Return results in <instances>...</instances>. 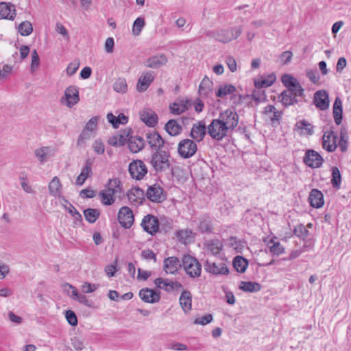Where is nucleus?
<instances>
[{
    "label": "nucleus",
    "instance_id": "nucleus-43",
    "mask_svg": "<svg viewBox=\"0 0 351 351\" xmlns=\"http://www.w3.org/2000/svg\"><path fill=\"white\" fill-rule=\"evenodd\" d=\"M235 91L236 88L234 86L231 84H225L219 88L216 93V96L218 97H223L226 95L234 93Z\"/></svg>",
    "mask_w": 351,
    "mask_h": 351
},
{
    "label": "nucleus",
    "instance_id": "nucleus-6",
    "mask_svg": "<svg viewBox=\"0 0 351 351\" xmlns=\"http://www.w3.org/2000/svg\"><path fill=\"white\" fill-rule=\"evenodd\" d=\"M147 198L154 203H161L166 199V193L160 184L149 186L146 191Z\"/></svg>",
    "mask_w": 351,
    "mask_h": 351
},
{
    "label": "nucleus",
    "instance_id": "nucleus-50",
    "mask_svg": "<svg viewBox=\"0 0 351 351\" xmlns=\"http://www.w3.org/2000/svg\"><path fill=\"white\" fill-rule=\"evenodd\" d=\"M281 80L287 88L295 86V84L298 82L296 78L289 74H284L282 76Z\"/></svg>",
    "mask_w": 351,
    "mask_h": 351
},
{
    "label": "nucleus",
    "instance_id": "nucleus-55",
    "mask_svg": "<svg viewBox=\"0 0 351 351\" xmlns=\"http://www.w3.org/2000/svg\"><path fill=\"white\" fill-rule=\"evenodd\" d=\"M213 315L211 314H207L204 316H202V317L196 318L193 321V324L204 326L207 324L210 323L213 321Z\"/></svg>",
    "mask_w": 351,
    "mask_h": 351
},
{
    "label": "nucleus",
    "instance_id": "nucleus-64",
    "mask_svg": "<svg viewBox=\"0 0 351 351\" xmlns=\"http://www.w3.org/2000/svg\"><path fill=\"white\" fill-rule=\"evenodd\" d=\"M293 56V53L291 51H286L281 53L280 58L284 64H288Z\"/></svg>",
    "mask_w": 351,
    "mask_h": 351
},
{
    "label": "nucleus",
    "instance_id": "nucleus-19",
    "mask_svg": "<svg viewBox=\"0 0 351 351\" xmlns=\"http://www.w3.org/2000/svg\"><path fill=\"white\" fill-rule=\"evenodd\" d=\"M93 161L88 158L85 161V165L81 170L80 174L76 178V184L82 186L86 179L93 174L92 166Z\"/></svg>",
    "mask_w": 351,
    "mask_h": 351
},
{
    "label": "nucleus",
    "instance_id": "nucleus-45",
    "mask_svg": "<svg viewBox=\"0 0 351 351\" xmlns=\"http://www.w3.org/2000/svg\"><path fill=\"white\" fill-rule=\"evenodd\" d=\"M114 90L120 93H125L128 90V84L125 78H118L113 85Z\"/></svg>",
    "mask_w": 351,
    "mask_h": 351
},
{
    "label": "nucleus",
    "instance_id": "nucleus-59",
    "mask_svg": "<svg viewBox=\"0 0 351 351\" xmlns=\"http://www.w3.org/2000/svg\"><path fill=\"white\" fill-rule=\"evenodd\" d=\"M97 121V117H92L86 124L85 129L89 131L90 132H93L96 129Z\"/></svg>",
    "mask_w": 351,
    "mask_h": 351
},
{
    "label": "nucleus",
    "instance_id": "nucleus-57",
    "mask_svg": "<svg viewBox=\"0 0 351 351\" xmlns=\"http://www.w3.org/2000/svg\"><path fill=\"white\" fill-rule=\"evenodd\" d=\"M306 76L313 84H316L319 82V75L317 70L307 69Z\"/></svg>",
    "mask_w": 351,
    "mask_h": 351
},
{
    "label": "nucleus",
    "instance_id": "nucleus-58",
    "mask_svg": "<svg viewBox=\"0 0 351 351\" xmlns=\"http://www.w3.org/2000/svg\"><path fill=\"white\" fill-rule=\"evenodd\" d=\"M98 285L84 282L82 286V291L84 293H93L98 288Z\"/></svg>",
    "mask_w": 351,
    "mask_h": 351
},
{
    "label": "nucleus",
    "instance_id": "nucleus-32",
    "mask_svg": "<svg viewBox=\"0 0 351 351\" xmlns=\"http://www.w3.org/2000/svg\"><path fill=\"white\" fill-rule=\"evenodd\" d=\"M343 114L342 101L339 97H337L333 104L332 114L336 124L341 123Z\"/></svg>",
    "mask_w": 351,
    "mask_h": 351
},
{
    "label": "nucleus",
    "instance_id": "nucleus-54",
    "mask_svg": "<svg viewBox=\"0 0 351 351\" xmlns=\"http://www.w3.org/2000/svg\"><path fill=\"white\" fill-rule=\"evenodd\" d=\"M276 77L274 75L269 76L268 79H264L258 82H255V86L258 87H269L275 82Z\"/></svg>",
    "mask_w": 351,
    "mask_h": 351
},
{
    "label": "nucleus",
    "instance_id": "nucleus-18",
    "mask_svg": "<svg viewBox=\"0 0 351 351\" xmlns=\"http://www.w3.org/2000/svg\"><path fill=\"white\" fill-rule=\"evenodd\" d=\"M16 16L15 6L6 2L0 3V19L13 21Z\"/></svg>",
    "mask_w": 351,
    "mask_h": 351
},
{
    "label": "nucleus",
    "instance_id": "nucleus-52",
    "mask_svg": "<svg viewBox=\"0 0 351 351\" xmlns=\"http://www.w3.org/2000/svg\"><path fill=\"white\" fill-rule=\"evenodd\" d=\"M207 247L213 255L216 256L219 254L223 248V245L222 243H209Z\"/></svg>",
    "mask_w": 351,
    "mask_h": 351
},
{
    "label": "nucleus",
    "instance_id": "nucleus-24",
    "mask_svg": "<svg viewBox=\"0 0 351 351\" xmlns=\"http://www.w3.org/2000/svg\"><path fill=\"white\" fill-rule=\"evenodd\" d=\"M180 267L179 259L175 256L168 257L164 261V270L167 274H175Z\"/></svg>",
    "mask_w": 351,
    "mask_h": 351
},
{
    "label": "nucleus",
    "instance_id": "nucleus-56",
    "mask_svg": "<svg viewBox=\"0 0 351 351\" xmlns=\"http://www.w3.org/2000/svg\"><path fill=\"white\" fill-rule=\"evenodd\" d=\"M65 315H66V319L70 325L75 326L77 324V316L73 311H71V310L66 311Z\"/></svg>",
    "mask_w": 351,
    "mask_h": 351
},
{
    "label": "nucleus",
    "instance_id": "nucleus-62",
    "mask_svg": "<svg viewBox=\"0 0 351 351\" xmlns=\"http://www.w3.org/2000/svg\"><path fill=\"white\" fill-rule=\"evenodd\" d=\"M71 341H72L71 343H72L73 347L76 350L81 351L84 348V342L81 339H80L78 337H75L72 338Z\"/></svg>",
    "mask_w": 351,
    "mask_h": 351
},
{
    "label": "nucleus",
    "instance_id": "nucleus-47",
    "mask_svg": "<svg viewBox=\"0 0 351 351\" xmlns=\"http://www.w3.org/2000/svg\"><path fill=\"white\" fill-rule=\"evenodd\" d=\"M145 25V19L142 17L137 18L132 26V33L134 36H138L144 26Z\"/></svg>",
    "mask_w": 351,
    "mask_h": 351
},
{
    "label": "nucleus",
    "instance_id": "nucleus-26",
    "mask_svg": "<svg viewBox=\"0 0 351 351\" xmlns=\"http://www.w3.org/2000/svg\"><path fill=\"white\" fill-rule=\"evenodd\" d=\"M308 202L314 208H321L324 203L323 194L318 189H312L308 196Z\"/></svg>",
    "mask_w": 351,
    "mask_h": 351
},
{
    "label": "nucleus",
    "instance_id": "nucleus-12",
    "mask_svg": "<svg viewBox=\"0 0 351 351\" xmlns=\"http://www.w3.org/2000/svg\"><path fill=\"white\" fill-rule=\"evenodd\" d=\"M303 160L307 166L311 168L319 167L323 162L322 157L314 150H308Z\"/></svg>",
    "mask_w": 351,
    "mask_h": 351
},
{
    "label": "nucleus",
    "instance_id": "nucleus-48",
    "mask_svg": "<svg viewBox=\"0 0 351 351\" xmlns=\"http://www.w3.org/2000/svg\"><path fill=\"white\" fill-rule=\"evenodd\" d=\"M195 234L191 229L180 230L176 232V235L180 240L184 241L186 239L193 238Z\"/></svg>",
    "mask_w": 351,
    "mask_h": 351
},
{
    "label": "nucleus",
    "instance_id": "nucleus-8",
    "mask_svg": "<svg viewBox=\"0 0 351 351\" xmlns=\"http://www.w3.org/2000/svg\"><path fill=\"white\" fill-rule=\"evenodd\" d=\"M129 172L132 178L140 180L147 173L145 164L140 160H134L129 165Z\"/></svg>",
    "mask_w": 351,
    "mask_h": 351
},
{
    "label": "nucleus",
    "instance_id": "nucleus-53",
    "mask_svg": "<svg viewBox=\"0 0 351 351\" xmlns=\"http://www.w3.org/2000/svg\"><path fill=\"white\" fill-rule=\"evenodd\" d=\"M40 64V58L36 49L32 53V62L30 69L32 72H34L38 69Z\"/></svg>",
    "mask_w": 351,
    "mask_h": 351
},
{
    "label": "nucleus",
    "instance_id": "nucleus-1",
    "mask_svg": "<svg viewBox=\"0 0 351 351\" xmlns=\"http://www.w3.org/2000/svg\"><path fill=\"white\" fill-rule=\"evenodd\" d=\"M141 226L145 232L151 235H154L159 231L160 226L162 228L165 226V228L167 230L171 229L172 223L171 221L166 220L165 223L163 224L162 221L159 222L157 217L148 214L143 218Z\"/></svg>",
    "mask_w": 351,
    "mask_h": 351
},
{
    "label": "nucleus",
    "instance_id": "nucleus-7",
    "mask_svg": "<svg viewBox=\"0 0 351 351\" xmlns=\"http://www.w3.org/2000/svg\"><path fill=\"white\" fill-rule=\"evenodd\" d=\"M178 152L183 158H191L197 152V145L193 140L184 139L179 143Z\"/></svg>",
    "mask_w": 351,
    "mask_h": 351
},
{
    "label": "nucleus",
    "instance_id": "nucleus-11",
    "mask_svg": "<svg viewBox=\"0 0 351 351\" xmlns=\"http://www.w3.org/2000/svg\"><path fill=\"white\" fill-rule=\"evenodd\" d=\"M118 221L125 228H130L134 223L132 210L128 206H123L118 213Z\"/></svg>",
    "mask_w": 351,
    "mask_h": 351
},
{
    "label": "nucleus",
    "instance_id": "nucleus-33",
    "mask_svg": "<svg viewBox=\"0 0 351 351\" xmlns=\"http://www.w3.org/2000/svg\"><path fill=\"white\" fill-rule=\"evenodd\" d=\"M263 112L273 123L278 121L282 116V112L278 111L273 105L267 106L264 108Z\"/></svg>",
    "mask_w": 351,
    "mask_h": 351
},
{
    "label": "nucleus",
    "instance_id": "nucleus-23",
    "mask_svg": "<svg viewBox=\"0 0 351 351\" xmlns=\"http://www.w3.org/2000/svg\"><path fill=\"white\" fill-rule=\"evenodd\" d=\"M167 62V58L164 54H160L156 56H153L149 58H147L144 64L145 66L152 68V69H158Z\"/></svg>",
    "mask_w": 351,
    "mask_h": 351
},
{
    "label": "nucleus",
    "instance_id": "nucleus-14",
    "mask_svg": "<svg viewBox=\"0 0 351 351\" xmlns=\"http://www.w3.org/2000/svg\"><path fill=\"white\" fill-rule=\"evenodd\" d=\"M129 202L134 205L142 204L145 201L144 191L138 187H133L127 193Z\"/></svg>",
    "mask_w": 351,
    "mask_h": 351
},
{
    "label": "nucleus",
    "instance_id": "nucleus-35",
    "mask_svg": "<svg viewBox=\"0 0 351 351\" xmlns=\"http://www.w3.org/2000/svg\"><path fill=\"white\" fill-rule=\"evenodd\" d=\"M166 132L171 136H177L182 132V126L174 119L169 120L165 125Z\"/></svg>",
    "mask_w": 351,
    "mask_h": 351
},
{
    "label": "nucleus",
    "instance_id": "nucleus-31",
    "mask_svg": "<svg viewBox=\"0 0 351 351\" xmlns=\"http://www.w3.org/2000/svg\"><path fill=\"white\" fill-rule=\"evenodd\" d=\"M67 287L69 289H72V294L70 295L71 298L75 300H77L79 302L86 306H91L92 302L89 300L85 295L80 293L77 290L70 284H66L65 288Z\"/></svg>",
    "mask_w": 351,
    "mask_h": 351
},
{
    "label": "nucleus",
    "instance_id": "nucleus-20",
    "mask_svg": "<svg viewBox=\"0 0 351 351\" xmlns=\"http://www.w3.org/2000/svg\"><path fill=\"white\" fill-rule=\"evenodd\" d=\"M313 102L320 110H326L329 105L328 95L326 90H318L314 95Z\"/></svg>",
    "mask_w": 351,
    "mask_h": 351
},
{
    "label": "nucleus",
    "instance_id": "nucleus-21",
    "mask_svg": "<svg viewBox=\"0 0 351 351\" xmlns=\"http://www.w3.org/2000/svg\"><path fill=\"white\" fill-rule=\"evenodd\" d=\"M154 80V76L153 75V72L147 71L143 73L141 76L139 77L137 84L136 89L138 92H144L145 91L152 82Z\"/></svg>",
    "mask_w": 351,
    "mask_h": 351
},
{
    "label": "nucleus",
    "instance_id": "nucleus-49",
    "mask_svg": "<svg viewBox=\"0 0 351 351\" xmlns=\"http://www.w3.org/2000/svg\"><path fill=\"white\" fill-rule=\"evenodd\" d=\"M108 186H110L114 192L118 194L122 192V184L119 178L110 179L108 182Z\"/></svg>",
    "mask_w": 351,
    "mask_h": 351
},
{
    "label": "nucleus",
    "instance_id": "nucleus-22",
    "mask_svg": "<svg viewBox=\"0 0 351 351\" xmlns=\"http://www.w3.org/2000/svg\"><path fill=\"white\" fill-rule=\"evenodd\" d=\"M147 141L151 148L154 149L156 152H159L158 150L163 147L165 141L160 136V134L156 132H153L151 133H147Z\"/></svg>",
    "mask_w": 351,
    "mask_h": 351
},
{
    "label": "nucleus",
    "instance_id": "nucleus-10",
    "mask_svg": "<svg viewBox=\"0 0 351 351\" xmlns=\"http://www.w3.org/2000/svg\"><path fill=\"white\" fill-rule=\"evenodd\" d=\"M204 269L206 272L216 276L228 275L229 274V269L225 262L216 263L206 260L204 263Z\"/></svg>",
    "mask_w": 351,
    "mask_h": 351
},
{
    "label": "nucleus",
    "instance_id": "nucleus-61",
    "mask_svg": "<svg viewBox=\"0 0 351 351\" xmlns=\"http://www.w3.org/2000/svg\"><path fill=\"white\" fill-rule=\"evenodd\" d=\"M287 89L289 90H291V93H293V95L296 97L298 96H302L304 94V89L299 82L296 83L295 86L289 87Z\"/></svg>",
    "mask_w": 351,
    "mask_h": 351
},
{
    "label": "nucleus",
    "instance_id": "nucleus-39",
    "mask_svg": "<svg viewBox=\"0 0 351 351\" xmlns=\"http://www.w3.org/2000/svg\"><path fill=\"white\" fill-rule=\"evenodd\" d=\"M51 149L49 147H43L35 150L34 154L38 160L41 162H45L50 156Z\"/></svg>",
    "mask_w": 351,
    "mask_h": 351
},
{
    "label": "nucleus",
    "instance_id": "nucleus-5",
    "mask_svg": "<svg viewBox=\"0 0 351 351\" xmlns=\"http://www.w3.org/2000/svg\"><path fill=\"white\" fill-rule=\"evenodd\" d=\"M217 119L228 128L231 134L239 123V115L236 111L232 109H226L220 112Z\"/></svg>",
    "mask_w": 351,
    "mask_h": 351
},
{
    "label": "nucleus",
    "instance_id": "nucleus-63",
    "mask_svg": "<svg viewBox=\"0 0 351 351\" xmlns=\"http://www.w3.org/2000/svg\"><path fill=\"white\" fill-rule=\"evenodd\" d=\"M226 63L227 64L231 72H234L237 71V62L233 57L228 56L226 59Z\"/></svg>",
    "mask_w": 351,
    "mask_h": 351
},
{
    "label": "nucleus",
    "instance_id": "nucleus-3",
    "mask_svg": "<svg viewBox=\"0 0 351 351\" xmlns=\"http://www.w3.org/2000/svg\"><path fill=\"white\" fill-rule=\"evenodd\" d=\"M207 130L212 139L217 141L231 134L228 128L218 119L212 120L207 127Z\"/></svg>",
    "mask_w": 351,
    "mask_h": 351
},
{
    "label": "nucleus",
    "instance_id": "nucleus-2",
    "mask_svg": "<svg viewBox=\"0 0 351 351\" xmlns=\"http://www.w3.org/2000/svg\"><path fill=\"white\" fill-rule=\"evenodd\" d=\"M169 154L165 152H155L150 163L156 172H164L170 168Z\"/></svg>",
    "mask_w": 351,
    "mask_h": 351
},
{
    "label": "nucleus",
    "instance_id": "nucleus-38",
    "mask_svg": "<svg viewBox=\"0 0 351 351\" xmlns=\"http://www.w3.org/2000/svg\"><path fill=\"white\" fill-rule=\"evenodd\" d=\"M189 108V101L188 100H182L179 102H174L171 105H170V110L171 113L174 114H180L186 110H188Z\"/></svg>",
    "mask_w": 351,
    "mask_h": 351
},
{
    "label": "nucleus",
    "instance_id": "nucleus-28",
    "mask_svg": "<svg viewBox=\"0 0 351 351\" xmlns=\"http://www.w3.org/2000/svg\"><path fill=\"white\" fill-rule=\"evenodd\" d=\"M128 148L132 153H137L145 146V141L141 136H131L128 139Z\"/></svg>",
    "mask_w": 351,
    "mask_h": 351
},
{
    "label": "nucleus",
    "instance_id": "nucleus-15",
    "mask_svg": "<svg viewBox=\"0 0 351 351\" xmlns=\"http://www.w3.org/2000/svg\"><path fill=\"white\" fill-rule=\"evenodd\" d=\"M206 131L208 132L205 123L203 121H198L193 124L190 136L194 141L200 142L204 138Z\"/></svg>",
    "mask_w": 351,
    "mask_h": 351
},
{
    "label": "nucleus",
    "instance_id": "nucleus-25",
    "mask_svg": "<svg viewBox=\"0 0 351 351\" xmlns=\"http://www.w3.org/2000/svg\"><path fill=\"white\" fill-rule=\"evenodd\" d=\"M140 117L141 121L149 127H154L157 123L158 116L151 109H144L140 112Z\"/></svg>",
    "mask_w": 351,
    "mask_h": 351
},
{
    "label": "nucleus",
    "instance_id": "nucleus-42",
    "mask_svg": "<svg viewBox=\"0 0 351 351\" xmlns=\"http://www.w3.org/2000/svg\"><path fill=\"white\" fill-rule=\"evenodd\" d=\"M84 215L86 220L89 223H94L100 215V212L97 209L87 208L84 210Z\"/></svg>",
    "mask_w": 351,
    "mask_h": 351
},
{
    "label": "nucleus",
    "instance_id": "nucleus-27",
    "mask_svg": "<svg viewBox=\"0 0 351 351\" xmlns=\"http://www.w3.org/2000/svg\"><path fill=\"white\" fill-rule=\"evenodd\" d=\"M130 130L128 131L124 130L120 132V134L110 138L108 143L115 147L123 146L127 141H128V138L130 135Z\"/></svg>",
    "mask_w": 351,
    "mask_h": 351
},
{
    "label": "nucleus",
    "instance_id": "nucleus-60",
    "mask_svg": "<svg viewBox=\"0 0 351 351\" xmlns=\"http://www.w3.org/2000/svg\"><path fill=\"white\" fill-rule=\"evenodd\" d=\"M273 245L269 247L270 252L274 255H279L284 252V247L280 243H272Z\"/></svg>",
    "mask_w": 351,
    "mask_h": 351
},
{
    "label": "nucleus",
    "instance_id": "nucleus-9",
    "mask_svg": "<svg viewBox=\"0 0 351 351\" xmlns=\"http://www.w3.org/2000/svg\"><path fill=\"white\" fill-rule=\"evenodd\" d=\"M80 100L79 91L76 86H69L64 91V97L62 98L61 103L67 107L71 108Z\"/></svg>",
    "mask_w": 351,
    "mask_h": 351
},
{
    "label": "nucleus",
    "instance_id": "nucleus-29",
    "mask_svg": "<svg viewBox=\"0 0 351 351\" xmlns=\"http://www.w3.org/2000/svg\"><path fill=\"white\" fill-rule=\"evenodd\" d=\"M179 301L180 306L185 313L189 312L191 309L192 295L189 291H183L180 296Z\"/></svg>",
    "mask_w": 351,
    "mask_h": 351
},
{
    "label": "nucleus",
    "instance_id": "nucleus-40",
    "mask_svg": "<svg viewBox=\"0 0 351 351\" xmlns=\"http://www.w3.org/2000/svg\"><path fill=\"white\" fill-rule=\"evenodd\" d=\"M333 188L339 189L341 184V176L339 169L336 167L332 168V179L330 180Z\"/></svg>",
    "mask_w": 351,
    "mask_h": 351
},
{
    "label": "nucleus",
    "instance_id": "nucleus-44",
    "mask_svg": "<svg viewBox=\"0 0 351 351\" xmlns=\"http://www.w3.org/2000/svg\"><path fill=\"white\" fill-rule=\"evenodd\" d=\"M213 85L211 81L209 80L208 78L204 77L199 86V93L201 95L206 96L209 93L210 88Z\"/></svg>",
    "mask_w": 351,
    "mask_h": 351
},
{
    "label": "nucleus",
    "instance_id": "nucleus-41",
    "mask_svg": "<svg viewBox=\"0 0 351 351\" xmlns=\"http://www.w3.org/2000/svg\"><path fill=\"white\" fill-rule=\"evenodd\" d=\"M101 202L106 206H110L114 203L115 197L105 189L101 190L99 193Z\"/></svg>",
    "mask_w": 351,
    "mask_h": 351
},
{
    "label": "nucleus",
    "instance_id": "nucleus-37",
    "mask_svg": "<svg viewBox=\"0 0 351 351\" xmlns=\"http://www.w3.org/2000/svg\"><path fill=\"white\" fill-rule=\"evenodd\" d=\"M281 102L282 105L285 107H288L289 106L293 105L298 103V99L296 97L291 93V90H289L288 89L284 90L281 95Z\"/></svg>",
    "mask_w": 351,
    "mask_h": 351
},
{
    "label": "nucleus",
    "instance_id": "nucleus-4",
    "mask_svg": "<svg viewBox=\"0 0 351 351\" xmlns=\"http://www.w3.org/2000/svg\"><path fill=\"white\" fill-rule=\"evenodd\" d=\"M182 266L191 278H195L200 276L202 265L195 258L190 255H184L182 258Z\"/></svg>",
    "mask_w": 351,
    "mask_h": 351
},
{
    "label": "nucleus",
    "instance_id": "nucleus-30",
    "mask_svg": "<svg viewBox=\"0 0 351 351\" xmlns=\"http://www.w3.org/2000/svg\"><path fill=\"white\" fill-rule=\"evenodd\" d=\"M49 194L53 197H62V184L57 176L53 178L48 186Z\"/></svg>",
    "mask_w": 351,
    "mask_h": 351
},
{
    "label": "nucleus",
    "instance_id": "nucleus-17",
    "mask_svg": "<svg viewBox=\"0 0 351 351\" xmlns=\"http://www.w3.org/2000/svg\"><path fill=\"white\" fill-rule=\"evenodd\" d=\"M139 297L143 302L151 304L158 302L160 300V293L149 288L140 290Z\"/></svg>",
    "mask_w": 351,
    "mask_h": 351
},
{
    "label": "nucleus",
    "instance_id": "nucleus-34",
    "mask_svg": "<svg viewBox=\"0 0 351 351\" xmlns=\"http://www.w3.org/2000/svg\"><path fill=\"white\" fill-rule=\"evenodd\" d=\"M239 288L249 293L258 292L261 289V286L259 283L252 281H241Z\"/></svg>",
    "mask_w": 351,
    "mask_h": 351
},
{
    "label": "nucleus",
    "instance_id": "nucleus-46",
    "mask_svg": "<svg viewBox=\"0 0 351 351\" xmlns=\"http://www.w3.org/2000/svg\"><path fill=\"white\" fill-rule=\"evenodd\" d=\"M18 30L22 36H29L33 32V27L29 21H25L19 24Z\"/></svg>",
    "mask_w": 351,
    "mask_h": 351
},
{
    "label": "nucleus",
    "instance_id": "nucleus-51",
    "mask_svg": "<svg viewBox=\"0 0 351 351\" xmlns=\"http://www.w3.org/2000/svg\"><path fill=\"white\" fill-rule=\"evenodd\" d=\"M296 126L300 130H305L306 133L308 135H311L313 133V126L305 120L298 121Z\"/></svg>",
    "mask_w": 351,
    "mask_h": 351
},
{
    "label": "nucleus",
    "instance_id": "nucleus-13",
    "mask_svg": "<svg viewBox=\"0 0 351 351\" xmlns=\"http://www.w3.org/2000/svg\"><path fill=\"white\" fill-rule=\"evenodd\" d=\"M332 137L334 142L332 144H330V152H334L337 147H339L340 150L342 152H346L348 143V136L346 128H343L341 129L340 138L339 139L338 144L336 143L337 136L333 135Z\"/></svg>",
    "mask_w": 351,
    "mask_h": 351
},
{
    "label": "nucleus",
    "instance_id": "nucleus-36",
    "mask_svg": "<svg viewBox=\"0 0 351 351\" xmlns=\"http://www.w3.org/2000/svg\"><path fill=\"white\" fill-rule=\"evenodd\" d=\"M232 265L237 272L243 274L248 266V261L243 256H237L233 259Z\"/></svg>",
    "mask_w": 351,
    "mask_h": 351
},
{
    "label": "nucleus",
    "instance_id": "nucleus-16",
    "mask_svg": "<svg viewBox=\"0 0 351 351\" xmlns=\"http://www.w3.org/2000/svg\"><path fill=\"white\" fill-rule=\"evenodd\" d=\"M206 34L208 37L223 43H228L232 40V36L230 35L229 30L227 29L210 30L206 32Z\"/></svg>",
    "mask_w": 351,
    "mask_h": 351
}]
</instances>
